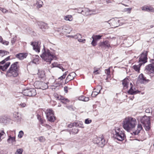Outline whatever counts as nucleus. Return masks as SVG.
I'll list each match as a JSON object with an SVG mask.
<instances>
[{
  "mask_svg": "<svg viewBox=\"0 0 154 154\" xmlns=\"http://www.w3.org/2000/svg\"><path fill=\"white\" fill-rule=\"evenodd\" d=\"M0 57H2L9 53L8 52L6 51L0 50Z\"/></svg>",
  "mask_w": 154,
  "mask_h": 154,
  "instance_id": "f704fd0d",
  "label": "nucleus"
},
{
  "mask_svg": "<svg viewBox=\"0 0 154 154\" xmlns=\"http://www.w3.org/2000/svg\"><path fill=\"white\" fill-rule=\"evenodd\" d=\"M99 45L102 48H109L110 46V44L108 41L100 42L99 43Z\"/></svg>",
  "mask_w": 154,
  "mask_h": 154,
  "instance_id": "ddd939ff",
  "label": "nucleus"
},
{
  "mask_svg": "<svg viewBox=\"0 0 154 154\" xmlns=\"http://www.w3.org/2000/svg\"><path fill=\"white\" fill-rule=\"evenodd\" d=\"M36 4L37 5V8H41L42 6L43 3L42 1L40 0H38L37 1Z\"/></svg>",
  "mask_w": 154,
  "mask_h": 154,
  "instance_id": "2f4dec72",
  "label": "nucleus"
},
{
  "mask_svg": "<svg viewBox=\"0 0 154 154\" xmlns=\"http://www.w3.org/2000/svg\"><path fill=\"white\" fill-rule=\"evenodd\" d=\"M14 116L15 119L18 121H20L21 118V114L18 112H15Z\"/></svg>",
  "mask_w": 154,
  "mask_h": 154,
  "instance_id": "b1692460",
  "label": "nucleus"
},
{
  "mask_svg": "<svg viewBox=\"0 0 154 154\" xmlns=\"http://www.w3.org/2000/svg\"><path fill=\"white\" fill-rule=\"evenodd\" d=\"M75 126V122H74L73 123H70V124H68L67 125L68 127L71 128H72L73 127Z\"/></svg>",
  "mask_w": 154,
  "mask_h": 154,
  "instance_id": "a18cd8bd",
  "label": "nucleus"
},
{
  "mask_svg": "<svg viewBox=\"0 0 154 154\" xmlns=\"http://www.w3.org/2000/svg\"><path fill=\"white\" fill-rule=\"evenodd\" d=\"M41 42L39 41L31 42V45L32 46L33 49L37 53H39L41 48Z\"/></svg>",
  "mask_w": 154,
  "mask_h": 154,
  "instance_id": "1a4fd4ad",
  "label": "nucleus"
},
{
  "mask_svg": "<svg viewBox=\"0 0 154 154\" xmlns=\"http://www.w3.org/2000/svg\"><path fill=\"white\" fill-rule=\"evenodd\" d=\"M70 80H71V78H69V77L67 76L66 79L65 80V83H67Z\"/></svg>",
  "mask_w": 154,
  "mask_h": 154,
  "instance_id": "6e6d98bb",
  "label": "nucleus"
},
{
  "mask_svg": "<svg viewBox=\"0 0 154 154\" xmlns=\"http://www.w3.org/2000/svg\"><path fill=\"white\" fill-rule=\"evenodd\" d=\"M97 140L96 143L101 147L103 146L106 143L105 140L103 138V136L102 135L100 137L97 139Z\"/></svg>",
  "mask_w": 154,
  "mask_h": 154,
  "instance_id": "f8f14e48",
  "label": "nucleus"
},
{
  "mask_svg": "<svg viewBox=\"0 0 154 154\" xmlns=\"http://www.w3.org/2000/svg\"><path fill=\"white\" fill-rule=\"evenodd\" d=\"M46 116L48 120L51 122H54L55 119L54 116V112L51 109H47L45 112Z\"/></svg>",
  "mask_w": 154,
  "mask_h": 154,
  "instance_id": "0eeeda50",
  "label": "nucleus"
},
{
  "mask_svg": "<svg viewBox=\"0 0 154 154\" xmlns=\"http://www.w3.org/2000/svg\"><path fill=\"white\" fill-rule=\"evenodd\" d=\"M110 20L111 21V25L113 27H116L119 25V20L117 19H112L111 20H110Z\"/></svg>",
  "mask_w": 154,
  "mask_h": 154,
  "instance_id": "a211bd4d",
  "label": "nucleus"
},
{
  "mask_svg": "<svg viewBox=\"0 0 154 154\" xmlns=\"http://www.w3.org/2000/svg\"><path fill=\"white\" fill-rule=\"evenodd\" d=\"M150 120L149 117L146 116L143 117L141 120V122L146 131H148L150 129Z\"/></svg>",
  "mask_w": 154,
  "mask_h": 154,
  "instance_id": "423d86ee",
  "label": "nucleus"
},
{
  "mask_svg": "<svg viewBox=\"0 0 154 154\" xmlns=\"http://www.w3.org/2000/svg\"><path fill=\"white\" fill-rule=\"evenodd\" d=\"M23 94L25 96L30 97L34 96L36 94V91L35 89H28L23 91Z\"/></svg>",
  "mask_w": 154,
  "mask_h": 154,
  "instance_id": "6e6552de",
  "label": "nucleus"
},
{
  "mask_svg": "<svg viewBox=\"0 0 154 154\" xmlns=\"http://www.w3.org/2000/svg\"><path fill=\"white\" fill-rule=\"evenodd\" d=\"M40 57L45 61L50 64L51 61L56 57L55 51H51L48 49L46 50L44 48Z\"/></svg>",
  "mask_w": 154,
  "mask_h": 154,
  "instance_id": "f03ea898",
  "label": "nucleus"
},
{
  "mask_svg": "<svg viewBox=\"0 0 154 154\" xmlns=\"http://www.w3.org/2000/svg\"><path fill=\"white\" fill-rule=\"evenodd\" d=\"M142 128V127L141 125L138 124L137 126V129L135 132H134V134L135 135L138 134L140 132Z\"/></svg>",
  "mask_w": 154,
  "mask_h": 154,
  "instance_id": "a878e982",
  "label": "nucleus"
},
{
  "mask_svg": "<svg viewBox=\"0 0 154 154\" xmlns=\"http://www.w3.org/2000/svg\"><path fill=\"white\" fill-rule=\"evenodd\" d=\"M17 40V37L16 36L11 38V42L12 45H13Z\"/></svg>",
  "mask_w": 154,
  "mask_h": 154,
  "instance_id": "37998d69",
  "label": "nucleus"
},
{
  "mask_svg": "<svg viewBox=\"0 0 154 154\" xmlns=\"http://www.w3.org/2000/svg\"><path fill=\"white\" fill-rule=\"evenodd\" d=\"M2 37L0 36V42H2Z\"/></svg>",
  "mask_w": 154,
  "mask_h": 154,
  "instance_id": "0e129e2a",
  "label": "nucleus"
},
{
  "mask_svg": "<svg viewBox=\"0 0 154 154\" xmlns=\"http://www.w3.org/2000/svg\"><path fill=\"white\" fill-rule=\"evenodd\" d=\"M91 12H95V10H90L88 8H84L83 10H82L81 11V13L85 16H87L91 14Z\"/></svg>",
  "mask_w": 154,
  "mask_h": 154,
  "instance_id": "4468645a",
  "label": "nucleus"
},
{
  "mask_svg": "<svg viewBox=\"0 0 154 154\" xmlns=\"http://www.w3.org/2000/svg\"><path fill=\"white\" fill-rule=\"evenodd\" d=\"M6 134L3 131H1L0 132V142L2 140L5 138Z\"/></svg>",
  "mask_w": 154,
  "mask_h": 154,
  "instance_id": "473e14b6",
  "label": "nucleus"
},
{
  "mask_svg": "<svg viewBox=\"0 0 154 154\" xmlns=\"http://www.w3.org/2000/svg\"><path fill=\"white\" fill-rule=\"evenodd\" d=\"M10 58V57L8 56L5 58L2 61L0 62V71H5L9 66L11 63L9 62H8L5 63V62L8 60Z\"/></svg>",
  "mask_w": 154,
  "mask_h": 154,
  "instance_id": "39448f33",
  "label": "nucleus"
},
{
  "mask_svg": "<svg viewBox=\"0 0 154 154\" xmlns=\"http://www.w3.org/2000/svg\"><path fill=\"white\" fill-rule=\"evenodd\" d=\"M68 87L67 86H65L64 87V91L65 93H67L68 92Z\"/></svg>",
  "mask_w": 154,
  "mask_h": 154,
  "instance_id": "bf43d9fd",
  "label": "nucleus"
},
{
  "mask_svg": "<svg viewBox=\"0 0 154 154\" xmlns=\"http://www.w3.org/2000/svg\"><path fill=\"white\" fill-rule=\"evenodd\" d=\"M60 65V64L58 63L57 62H54V63L52 64V66L53 67H57L59 68Z\"/></svg>",
  "mask_w": 154,
  "mask_h": 154,
  "instance_id": "a19ab883",
  "label": "nucleus"
},
{
  "mask_svg": "<svg viewBox=\"0 0 154 154\" xmlns=\"http://www.w3.org/2000/svg\"><path fill=\"white\" fill-rule=\"evenodd\" d=\"M19 105L21 107H24L26 106V104L24 103L20 104Z\"/></svg>",
  "mask_w": 154,
  "mask_h": 154,
  "instance_id": "4d7b16f0",
  "label": "nucleus"
},
{
  "mask_svg": "<svg viewBox=\"0 0 154 154\" xmlns=\"http://www.w3.org/2000/svg\"><path fill=\"white\" fill-rule=\"evenodd\" d=\"M131 9V8H126L124 9V10L125 11H129V13H130Z\"/></svg>",
  "mask_w": 154,
  "mask_h": 154,
  "instance_id": "864d4df0",
  "label": "nucleus"
},
{
  "mask_svg": "<svg viewBox=\"0 0 154 154\" xmlns=\"http://www.w3.org/2000/svg\"><path fill=\"white\" fill-rule=\"evenodd\" d=\"M110 67H109V68L105 70V72L106 74H107V75L108 76H109L110 75Z\"/></svg>",
  "mask_w": 154,
  "mask_h": 154,
  "instance_id": "3c124183",
  "label": "nucleus"
},
{
  "mask_svg": "<svg viewBox=\"0 0 154 154\" xmlns=\"http://www.w3.org/2000/svg\"><path fill=\"white\" fill-rule=\"evenodd\" d=\"M68 72V71H66L64 74L62 75L58 79H60L61 80H62L64 79L66 76V75H67Z\"/></svg>",
  "mask_w": 154,
  "mask_h": 154,
  "instance_id": "58836bf2",
  "label": "nucleus"
},
{
  "mask_svg": "<svg viewBox=\"0 0 154 154\" xmlns=\"http://www.w3.org/2000/svg\"><path fill=\"white\" fill-rule=\"evenodd\" d=\"M64 19L66 20L71 21L73 20V17L72 15H68L64 17Z\"/></svg>",
  "mask_w": 154,
  "mask_h": 154,
  "instance_id": "c85d7f7f",
  "label": "nucleus"
},
{
  "mask_svg": "<svg viewBox=\"0 0 154 154\" xmlns=\"http://www.w3.org/2000/svg\"><path fill=\"white\" fill-rule=\"evenodd\" d=\"M142 10L144 11H146L148 12H154V9L150 6H145L141 7Z\"/></svg>",
  "mask_w": 154,
  "mask_h": 154,
  "instance_id": "f3484780",
  "label": "nucleus"
},
{
  "mask_svg": "<svg viewBox=\"0 0 154 154\" xmlns=\"http://www.w3.org/2000/svg\"><path fill=\"white\" fill-rule=\"evenodd\" d=\"M38 83L39 85V88L42 90H45L48 88V85L47 83L43 82H38Z\"/></svg>",
  "mask_w": 154,
  "mask_h": 154,
  "instance_id": "dca6fc26",
  "label": "nucleus"
},
{
  "mask_svg": "<svg viewBox=\"0 0 154 154\" xmlns=\"http://www.w3.org/2000/svg\"><path fill=\"white\" fill-rule=\"evenodd\" d=\"M66 107L69 110L72 109H73L72 106H66Z\"/></svg>",
  "mask_w": 154,
  "mask_h": 154,
  "instance_id": "680f3d73",
  "label": "nucleus"
},
{
  "mask_svg": "<svg viewBox=\"0 0 154 154\" xmlns=\"http://www.w3.org/2000/svg\"><path fill=\"white\" fill-rule=\"evenodd\" d=\"M92 122L91 119H87L85 120V122L86 124H89L90 123Z\"/></svg>",
  "mask_w": 154,
  "mask_h": 154,
  "instance_id": "8fccbe9b",
  "label": "nucleus"
},
{
  "mask_svg": "<svg viewBox=\"0 0 154 154\" xmlns=\"http://www.w3.org/2000/svg\"><path fill=\"white\" fill-rule=\"evenodd\" d=\"M116 139L120 141L124 140L125 135L124 131H120L119 128L116 127L115 129V134L114 135Z\"/></svg>",
  "mask_w": 154,
  "mask_h": 154,
  "instance_id": "20e7f679",
  "label": "nucleus"
},
{
  "mask_svg": "<svg viewBox=\"0 0 154 154\" xmlns=\"http://www.w3.org/2000/svg\"><path fill=\"white\" fill-rule=\"evenodd\" d=\"M142 64L139 63V64L137 65H134L133 66L134 69L138 72H140V68Z\"/></svg>",
  "mask_w": 154,
  "mask_h": 154,
  "instance_id": "393cba45",
  "label": "nucleus"
},
{
  "mask_svg": "<svg viewBox=\"0 0 154 154\" xmlns=\"http://www.w3.org/2000/svg\"><path fill=\"white\" fill-rule=\"evenodd\" d=\"M129 83V80L128 78H126L123 80L122 85L124 87L127 88Z\"/></svg>",
  "mask_w": 154,
  "mask_h": 154,
  "instance_id": "bb28decb",
  "label": "nucleus"
},
{
  "mask_svg": "<svg viewBox=\"0 0 154 154\" xmlns=\"http://www.w3.org/2000/svg\"><path fill=\"white\" fill-rule=\"evenodd\" d=\"M18 62H16L12 64L7 71L6 76L7 77H15L18 75Z\"/></svg>",
  "mask_w": 154,
  "mask_h": 154,
  "instance_id": "7ed1b4c3",
  "label": "nucleus"
},
{
  "mask_svg": "<svg viewBox=\"0 0 154 154\" xmlns=\"http://www.w3.org/2000/svg\"><path fill=\"white\" fill-rule=\"evenodd\" d=\"M101 86L99 85L97 86L96 88L94 89V90L96 91V92L99 94L100 92V90L102 89Z\"/></svg>",
  "mask_w": 154,
  "mask_h": 154,
  "instance_id": "c9c22d12",
  "label": "nucleus"
},
{
  "mask_svg": "<svg viewBox=\"0 0 154 154\" xmlns=\"http://www.w3.org/2000/svg\"><path fill=\"white\" fill-rule=\"evenodd\" d=\"M1 11L2 12L4 13H6L7 12H8V10H6V9L4 8H2Z\"/></svg>",
  "mask_w": 154,
  "mask_h": 154,
  "instance_id": "13d9d810",
  "label": "nucleus"
},
{
  "mask_svg": "<svg viewBox=\"0 0 154 154\" xmlns=\"http://www.w3.org/2000/svg\"><path fill=\"white\" fill-rule=\"evenodd\" d=\"M76 75L75 73L74 72H72L70 73L67 76V77H69L70 76H71V80H72L74 79V77Z\"/></svg>",
  "mask_w": 154,
  "mask_h": 154,
  "instance_id": "ea45409f",
  "label": "nucleus"
},
{
  "mask_svg": "<svg viewBox=\"0 0 154 154\" xmlns=\"http://www.w3.org/2000/svg\"><path fill=\"white\" fill-rule=\"evenodd\" d=\"M152 63L147 65L145 71L149 74L154 73V60H152Z\"/></svg>",
  "mask_w": 154,
  "mask_h": 154,
  "instance_id": "9b49d317",
  "label": "nucleus"
},
{
  "mask_svg": "<svg viewBox=\"0 0 154 154\" xmlns=\"http://www.w3.org/2000/svg\"><path fill=\"white\" fill-rule=\"evenodd\" d=\"M79 100L84 101H87L89 100V98L88 97H85L84 96H81L79 97Z\"/></svg>",
  "mask_w": 154,
  "mask_h": 154,
  "instance_id": "c756f323",
  "label": "nucleus"
},
{
  "mask_svg": "<svg viewBox=\"0 0 154 154\" xmlns=\"http://www.w3.org/2000/svg\"><path fill=\"white\" fill-rule=\"evenodd\" d=\"M147 51H144L140 56L139 63L144 64L147 61Z\"/></svg>",
  "mask_w": 154,
  "mask_h": 154,
  "instance_id": "9d476101",
  "label": "nucleus"
},
{
  "mask_svg": "<svg viewBox=\"0 0 154 154\" xmlns=\"http://www.w3.org/2000/svg\"><path fill=\"white\" fill-rule=\"evenodd\" d=\"M154 27V25H150V27L151 28H152Z\"/></svg>",
  "mask_w": 154,
  "mask_h": 154,
  "instance_id": "69168bd1",
  "label": "nucleus"
},
{
  "mask_svg": "<svg viewBox=\"0 0 154 154\" xmlns=\"http://www.w3.org/2000/svg\"><path fill=\"white\" fill-rule=\"evenodd\" d=\"M23 149H19L17 150L15 154H22Z\"/></svg>",
  "mask_w": 154,
  "mask_h": 154,
  "instance_id": "79ce46f5",
  "label": "nucleus"
},
{
  "mask_svg": "<svg viewBox=\"0 0 154 154\" xmlns=\"http://www.w3.org/2000/svg\"><path fill=\"white\" fill-rule=\"evenodd\" d=\"M43 139L42 137H40L39 138V140L41 141V140Z\"/></svg>",
  "mask_w": 154,
  "mask_h": 154,
  "instance_id": "774afa93",
  "label": "nucleus"
},
{
  "mask_svg": "<svg viewBox=\"0 0 154 154\" xmlns=\"http://www.w3.org/2000/svg\"><path fill=\"white\" fill-rule=\"evenodd\" d=\"M37 24L41 29H43L47 28V24L45 23L42 22H38Z\"/></svg>",
  "mask_w": 154,
  "mask_h": 154,
  "instance_id": "412c9836",
  "label": "nucleus"
},
{
  "mask_svg": "<svg viewBox=\"0 0 154 154\" xmlns=\"http://www.w3.org/2000/svg\"><path fill=\"white\" fill-rule=\"evenodd\" d=\"M102 37V35H93L92 37V38L97 41L100 39Z\"/></svg>",
  "mask_w": 154,
  "mask_h": 154,
  "instance_id": "72a5a7b5",
  "label": "nucleus"
},
{
  "mask_svg": "<svg viewBox=\"0 0 154 154\" xmlns=\"http://www.w3.org/2000/svg\"><path fill=\"white\" fill-rule=\"evenodd\" d=\"M76 9L78 11V12L79 13H81V11H82V10H81V8H79V9L76 8V9Z\"/></svg>",
  "mask_w": 154,
  "mask_h": 154,
  "instance_id": "e2e57ef3",
  "label": "nucleus"
},
{
  "mask_svg": "<svg viewBox=\"0 0 154 154\" xmlns=\"http://www.w3.org/2000/svg\"><path fill=\"white\" fill-rule=\"evenodd\" d=\"M7 142L9 143L14 145L16 142L15 136L12 137L11 135L8 136V138L7 140Z\"/></svg>",
  "mask_w": 154,
  "mask_h": 154,
  "instance_id": "2eb2a0df",
  "label": "nucleus"
},
{
  "mask_svg": "<svg viewBox=\"0 0 154 154\" xmlns=\"http://www.w3.org/2000/svg\"><path fill=\"white\" fill-rule=\"evenodd\" d=\"M137 91H134L132 89V87L131 86L129 90L128 91V93L130 94H137L139 92Z\"/></svg>",
  "mask_w": 154,
  "mask_h": 154,
  "instance_id": "cd10ccee",
  "label": "nucleus"
},
{
  "mask_svg": "<svg viewBox=\"0 0 154 154\" xmlns=\"http://www.w3.org/2000/svg\"><path fill=\"white\" fill-rule=\"evenodd\" d=\"M93 72L96 74H99L100 72L99 71V69L96 68H94Z\"/></svg>",
  "mask_w": 154,
  "mask_h": 154,
  "instance_id": "de8ad7c7",
  "label": "nucleus"
},
{
  "mask_svg": "<svg viewBox=\"0 0 154 154\" xmlns=\"http://www.w3.org/2000/svg\"><path fill=\"white\" fill-rule=\"evenodd\" d=\"M27 55V54L26 53H20L17 54L16 55V57L20 60H22L26 58Z\"/></svg>",
  "mask_w": 154,
  "mask_h": 154,
  "instance_id": "6ab92c4d",
  "label": "nucleus"
},
{
  "mask_svg": "<svg viewBox=\"0 0 154 154\" xmlns=\"http://www.w3.org/2000/svg\"><path fill=\"white\" fill-rule=\"evenodd\" d=\"M75 127H79L80 128H84V125L83 123L82 122H75Z\"/></svg>",
  "mask_w": 154,
  "mask_h": 154,
  "instance_id": "e433bc0d",
  "label": "nucleus"
},
{
  "mask_svg": "<svg viewBox=\"0 0 154 154\" xmlns=\"http://www.w3.org/2000/svg\"><path fill=\"white\" fill-rule=\"evenodd\" d=\"M3 44L4 45H8L9 43V42L8 41H2V42Z\"/></svg>",
  "mask_w": 154,
  "mask_h": 154,
  "instance_id": "5fc2aeb1",
  "label": "nucleus"
},
{
  "mask_svg": "<svg viewBox=\"0 0 154 154\" xmlns=\"http://www.w3.org/2000/svg\"><path fill=\"white\" fill-rule=\"evenodd\" d=\"M60 69H61L62 71H64L65 70V69L61 65H60L59 68Z\"/></svg>",
  "mask_w": 154,
  "mask_h": 154,
  "instance_id": "052dcab7",
  "label": "nucleus"
},
{
  "mask_svg": "<svg viewBox=\"0 0 154 154\" xmlns=\"http://www.w3.org/2000/svg\"><path fill=\"white\" fill-rule=\"evenodd\" d=\"M38 74L39 77L41 78H44L45 76V72L43 70L38 71Z\"/></svg>",
  "mask_w": 154,
  "mask_h": 154,
  "instance_id": "7c9ffc66",
  "label": "nucleus"
},
{
  "mask_svg": "<svg viewBox=\"0 0 154 154\" xmlns=\"http://www.w3.org/2000/svg\"><path fill=\"white\" fill-rule=\"evenodd\" d=\"M57 98L59 100H60L61 102L64 104H66L69 101V100L67 98H65L61 96L58 97Z\"/></svg>",
  "mask_w": 154,
  "mask_h": 154,
  "instance_id": "4be33fe9",
  "label": "nucleus"
},
{
  "mask_svg": "<svg viewBox=\"0 0 154 154\" xmlns=\"http://www.w3.org/2000/svg\"><path fill=\"white\" fill-rule=\"evenodd\" d=\"M98 94H99L97 93V92H96V91L94 90V91L92 92L91 94V96L92 97H95Z\"/></svg>",
  "mask_w": 154,
  "mask_h": 154,
  "instance_id": "09e8293b",
  "label": "nucleus"
},
{
  "mask_svg": "<svg viewBox=\"0 0 154 154\" xmlns=\"http://www.w3.org/2000/svg\"><path fill=\"white\" fill-rule=\"evenodd\" d=\"M24 134V133L22 131H20L19 132L18 137L19 138H21Z\"/></svg>",
  "mask_w": 154,
  "mask_h": 154,
  "instance_id": "c03bdc74",
  "label": "nucleus"
},
{
  "mask_svg": "<svg viewBox=\"0 0 154 154\" xmlns=\"http://www.w3.org/2000/svg\"><path fill=\"white\" fill-rule=\"evenodd\" d=\"M39 56H37V57L33 59V62L35 63H36L39 61Z\"/></svg>",
  "mask_w": 154,
  "mask_h": 154,
  "instance_id": "49530a36",
  "label": "nucleus"
},
{
  "mask_svg": "<svg viewBox=\"0 0 154 154\" xmlns=\"http://www.w3.org/2000/svg\"><path fill=\"white\" fill-rule=\"evenodd\" d=\"M137 124V121L135 118L128 117L124 119L122 125L125 130L128 132H130L135 128Z\"/></svg>",
  "mask_w": 154,
  "mask_h": 154,
  "instance_id": "f257e3e1",
  "label": "nucleus"
},
{
  "mask_svg": "<svg viewBox=\"0 0 154 154\" xmlns=\"http://www.w3.org/2000/svg\"><path fill=\"white\" fill-rule=\"evenodd\" d=\"M74 37L75 38L77 39H78V41L79 42L83 43H85L86 41L85 39H82V37L81 35L80 34H77L76 35H75Z\"/></svg>",
  "mask_w": 154,
  "mask_h": 154,
  "instance_id": "aec40b11",
  "label": "nucleus"
},
{
  "mask_svg": "<svg viewBox=\"0 0 154 154\" xmlns=\"http://www.w3.org/2000/svg\"><path fill=\"white\" fill-rule=\"evenodd\" d=\"M97 41L94 39H93V40L91 43L92 45L94 46H96L97 45Z\"/></svg>",
  "mask_w": 154,
  "mask_h": 154,
  "instance_id": "603ef678",
  "label": "nucleus"
},
{
  "mask_svg": "<svg viewBox=\"0 0 154 154\" xmlns=\"http://www.w3.org/2000/svg\"><path fill=\"white\" fill-rule=\"evenodd\" d=\"M47 128L49 129L50 128H51V127L50 126H49L48 125H47Z\"/></svg>",
  "mask_w": 154,
  "mask_h": 154,
  "instance_id": "338daca9",
  "label": "nucleus"
},
{
  "mask_svg": "<svg viewBox=\"0 0 154 154\" xmlns=\"http://www.w3.org/2000/svg\"><path fill=\"white\" fill-rule=\"evenodd\" d=\"M79 132V130L77 128H73L71 131L70 132V134H76L78 133Z\"/></svg>",
  "mask_w": 154,
  "mask_h": 154,
  "instance_id": "4c0bfd02",
  "label": "nucleus"
},
{
  "mask_svg": "<svg viewBox=\"0 0 154 154\" xmlns=\"http://www.w3.org/2000/svg\"><path fill=\"white\" fill-rule=\"evenodd\" d=\"M138 80L141 83H144L146 81V78L143 76V74H141L139 75L138 78Z\"/></svg>",
  "mask_w": 154,
  "mask_h": 154,
  "instance_id": "5701e85b",
  "label": "nucleus"
}]
</instances>
